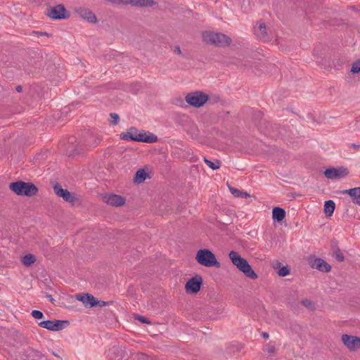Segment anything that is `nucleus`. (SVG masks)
Wrapping results in <instances>:
<instances>
[{"label": "nucleus", "mask_w": 360, "mask_h": 360, "mask_svg": "<svg viewBox=\"0 0 360 360\" xmlns=\"http://www.w3.org/2000/svg\"><path fill=\"white\" fill-rule=\"evenodd\" d=\"M120 139L124 141H131L137 142H143L147 143H153L158 141V136L149 131L144 130L139 131L137 128L131 127L129 128L125 133L120 135Z\"/></svg>", "instance_id": "f257e3e1"}, {"label": "nucleus", "mask_w": 360, "mask_h": 360, "mask_svg": "<svg viewBox=\"0 0 360 360\" xmlns=\"http://www.w3.org/2000/svg\"><path fill=\"white\" fill-rule=\"evenodd\" d=\"M229 257L233 264L236 266L239 271L243 272L246 277L253 280L258 278L257 274L254 271L248 262L243 258L238 252L231 251L229 254Z\"/></svg>", "instance_id": "f03ea898"}, {"label": "nucleus", "mask_w": 360, "mask_h": 360, "mask_svg": "<svg viewBox=\"0 0 360 360\" xmlns=\"http://www.w3.org/2000/svg\"><path fill=\"white\" fill-rule=\"evenodd\" d=\"M202 37L205 43L217 47L229 46L232 42L229 36L220 32L206 31L202 33Z\"/></svg>", "instance_id": "7ed1b4c3"}, {"label": "nucleus", "mask_w": 360, "mask_h": 360, "mask_svg": "<svg viewBox=\"0 0 360 360\" xmlns=\"http://www.w3.org/2000/svg\"><path fill=\"white\" fill-rule=\"evenodd\" d=\"M10 189L18 195L32 197L38 192V188L32 183L17 181L9 185Z\"/></svg>", "instance_id": "20e7f679"}, {"label": "nucleus", "mask_w": 360, "mask_h": 360, "mask_svg": "<svg viewBox=\"0 0 360 360\" xmlns=\"http://www.w3.org/2000/svg\"><path fill=\"white\" fill-rule=\"evenodd\" d=\"M195 259L198 264L206 267H220V263L209 249H200L196 253Z\"/></svg>", "instance_id": "39448f33"}, {"label": "nucleus", "mask_w": 360, "mask_h": 360, "mask_svg": "<svg viewBox=\"0 0 360 360\" xmlns=\"http://www.w3.org/2000/svg\"><path fill=\"white\" fill-rule=\"evenodd\" d=\"M185 100L191 106L198 108L203 106L209 101V96L202 91H195L188 94Z\"/></svg>", "instance_id": "423d86ee"}, {"label": "nucleus", "mask_w": 360, "mask_h": 360, "mask_svg": "<svg viewBox=\"0 0 360 360\" xmlns=\"http://www.w3.org/2000/svg\"><path fill=\"white\" fill-rule=\"evenodd\" d=\"M47 16L53 20H63L70 18V13L62 4H58L53 7H49L46 9Z\"/></svg>", "instance_id": "0eeeda50"}, {"label": "nucleus", "mask_w": 360, "mask_h": 360, "mask_svg": "<svg viewBox=\"0 0 360 360\" xmlns=\"http://www.w3.org/2000/svg\"><path fill=\"white\" fill-rule=\"evenodd\" d=\"M202 285V278L200 275H195L190 278L185 285V290L189 294L198 293Z\"/></svg>", "instance_id": "6e6552de"}, {"label": "nucleus", "mask_w": 360, "mask_h": 360, "mask_svg": "<svg viewBox=\"0 0 360 360\" xmlns=\"http://www.w3.org/2000/svg\"><path fill=\"white\" fill-rule=\"evenodd\" d=\"M323 174L328 179H338L347 176L349 174V170L343 167L338 168L331 167L326 169Z\"/></svg>", "instance_id": "1a4fd4ad"}, {"label": "nucleus", "mask_w": 360, "mask_h": 360, "mask_svg": "<svg viewBox=\"0 0 360 360\" xmlns=\"http://www.w3.org/2000/svg\"><path fill=\"white\" fill-rule=\"evenodd\" d=\"M341 338L342 342L349 351L356 352L360 350V338L343 334Z\"/></svg>", "instance_id": "9d476101"}, {"label": "nucleus", "mask_w": 360, "mask_h": 360, "mask_svg": "<svg viewBox=\"0 0 360 360\" xmlns=\"http://www.w3.org/2000/svg\"><path fill=\"white\" fill-rule=\"evenodd\" d=\"M309 264L312 269H318L322 272L328 273L331 270V266L328 263L315 256L309 258Z\"/></svg>", "instance_id": "9b49d317"}, {"label": "nucleus", "mask_w": 360, "mask_h": 360, "mask_svg": "<svg viewBox=\"0 0 360 360\" xmlns=\"http://www.w3.org/2000/svg\"><path fill=\"white\" fill-rule=\"evenodd\" d=\"M53 191L58 196L62 198L65 202L74 205L75 202L77 201V198L74 195V194L68 191L67 189L63 188L59 184H55L53 186Z\"/></svg>", "instance_id": "f8f14e48"}, {"label": "nucleus", "mask_w": 360, "mask_h": 360, "mask_svg": "<svg viewBox=\"0 0 360 360\" xmlns=\"http://www.w3.org/2000/svg\"><path fill=\"white\" fill-rule=\"evenodd\" d=\"M101 198L104 202L114 207H120L125 203L124 198L113 193H105Z\"/></svg>", "instance_id": "ddd939ff"}, {"label": "nucleus", "mask_w": 360, "mask_h": 360, "mask_svg": "<svg viewBox=\"0 0 360 360\" xmlns=\"http://www.w3.org/2000/svg\"><path fill=\"white\" fill-rule=\"evenodd\" d=\"M75 11L80 18L86 20L89 22L96 23L97 22L96 15L87 8L77 7L75 8Z\"/></svg>", "instance_id": "4468645a"}, {"label": "nucleus", "mask_w": 360, "mask_h": 360, "mask_svg": "<svg viewBox=\"0 0 360 360\" xmlns=\"http://www.w3.org/2000/svg\"><path fill=\"white\" fill-rule=\"evenodd\" d=\"M76 299L82 302L86 307H95L96 297L90 293H80L76 295Z\"/></svg>", "instance_id": "2eb2a0df"}, {"label": "nucleus", "mask_w": 360, "mask_h": 360, "mask_svg": "<svg viewBox=\"0 0 360 360\" xmlns=\"http://www.w3.org/2000/svg\"><path fill=\"white\" fill-rule=\"evenodd\" d=\"M44 357L39 351L31 347L25 349L22 354L23 360H41Z\"/></svg>", "instance_id": "dca6fc26"}, {"label": "nucleus", "mask_w": 360, "mask_h": 360, "mask_svg": "<svg viewBox=\"0 0 360 360\" xmlns=\"http://www.w3.org/2000/svg\"><path fill=\"white\" fill-rule=\"evenodd\" d=\"M254 31L257 37L260 40L268 41L269 39V37L266 32V27L265 23L261 22L258 26H255Z\"/></svg>", "instance_id": "f3484780"}, {"label": "nucleus", "mask_w": 360, "mask_h": 360, "mask_svg": "<svg viewBox=\"0 0 360 360\" xmlns=\"http://www.w3.org/2000/svg\"><path fill=\"white\" fill-rule=\"evenodd\" d=\"M125 4L136 7H152L155 4L154 0H125Z\"/></svg>", "instance_id": "a211bd4d"}, {"label": "nucleus", "mask_w": 360, "mask_h": 360, "mask_svg": "<svg viewBox=\"0 0 360 360\" xmlns=\"http://www.w3.org/2000/svg\"><path fill=\"white\" fill-rule=\"evenodd\" d=\"M342 193L348 194L351 197L352 202L360 206V187L345 190Z\"/></svg>", "instance_id": "6ab92c4d"}, {"label": "nucleus", "mask_w": 360, "mask_h": 360, "mask_svg": "<svg viewBox=\"0 0 360 360\" xmlns=\"http://www.w3.org/2000/svg\"><path fill=\"white\" fill-rule=\"evenodd\" d=\"M285 210L281 207H275L272 210V218L274 221H282L285 219Z\"/></svg>", "instance_id": "aec40b11"}, {"label": "nucleus", "mask_w": 360, "mask_h": 360, "mask_svg": "<svg viewBox=\"0 0 360 360\" xmlns=\"http://www.w3.org/2000/svg\"><path fill=\"white\" fill-rule=\"evenodd\" d=\"M70 324L69 321L67 320H55L53 321V326L52 331H59L61 330L66 327H68Z\"/></svg>", "instance_id": "412c9836"}, {"label": "nucleus", "mask_w": 360, "mask_h": 360, "mask_svg": "<svg viewBox=\"0 0 360 360\" xmlns=\"http://www.w3.org/2000/svg\"><path fill=\"white\" fill-rule=\"evenodd\" d=\"M148 176V174L144 169H139L135 174L134 181L137 184L143 183L146 179Z\"/></svg>", "instance_id": "4be33fe9"}, {"label": "nucleus", "mask_w": 360, "mask_h": 360, "mask_svg": "<svg viewBox=\"0 0 360 360\" xmlns=\"http://www.w3.org/2000/svg\"><path fill=\"white\" fill-rule=\"evenodd\" d=\"M335 204L333 200H328L324 203V212L326 217H331L334 212Z\"/></svg>", "instance_id": "5701e85b"}, {"label": "nucleus", "mask_w": 360, "mask_h": 360, "mask_svg": "<svg viewBox=\"0 0 360 360\" xmlns=\"http://www.w3.org/2000/svg\"><path fill=\"white\" fill-rule=\"evenodd\" d=\"M281 265V264L277 262L276 264L274 266L275 269H278V274L282 277L288 276L290 274V269L288 266H283L280 268Z\"/></svg>", "instance_id": "b1692460"}, {"label": "nucleus", "mask_w": 360, "mask_h": 360, "mask_svg": "<svg viewBox=\"0 0 360 360\" xmlns=\"http://www.w3.org/2000/svg\"><path fill=\"white\" fill-rule=\"evenodd\" d=\"M203 160L205 163L213 170L219 169L221 165V162L219 160H215L214 162H212L206 157H204Z\"/></svg>", "instance_id": "393cba45"}, {"label": "nucleus", "mask_w": 360, "mask_h": 360, "mask_svg": "<svg viewBox=\"0 0 360 360\" xmlns=\"http://www.w3.org/2000/svg\"><path fill=\"white\" fill-rule=\"evenodd\" d=\"M36 261V257L34 255L27 254L22 257V263L25 266H30Z\"/></svg>", "instance_id": "a878e982"}, {"label": "nucleus", "mask_w": 360, "mask_h": 360, "mask_svg": "<svg viewBox=\"0 0 360 360\" xmlns=\"http://www.w3.org/2000/svg\"><path fill=\"white\" fill-rule=\"evenodd\" d=\"M229 190H230L231 193L235 197H237V198H247V197L250 196L249 193H248L246 192H243L242 191H240V190L233 188V187H229Z\"/></svg>", "instance_id": "bb28decb"}, {"label": "nucleus", "mask_w": 360, "mask_h": 360, "mask_svg": "<svg viewBox=\"0 0 360 360\" xmlns=\"http://www.w3.org/2000/svg\"><path fill=\"white\" fill-rule=\"evenodd\" d=\"M15 341L20 345H23L27 343V338L23 334L16 332L15 334Z\"/></svg>", "instance_id": "cd10ccee"}, {"label": "nucleus", "mask_w": 360, "mask_h": 360, "mask_svg": "<svg viewBox=\"0 0 360 360\" xmlns=\"http://www.w3.org/2000/svg\"><path fill=\"white\" fill-rule=\"evenodd\" d=\"M264 352H266L269 354H275V343L273 342H269V343H267L264 348Z\"/></svg>", "instance_id": "c85d7f7f"}, {"label": "nucleus", "mask_w": 360, "mask_h": 360, "mask_svg": "<svg viewBox=\"0 0 360 360\" xmlns=\"http://www.w3.org/2000/svg\"><path fill=\"white\" fill-rule=\"evenodd\" d=\"M38 325L44 328H46L49 330L52 331V325H53V321L51 320H47V321H43L38 323Z\"/></svg>", "instance_id": "c756f323"}, {"label": "nucleus", "mask_w": 360, "mask_h": 360, "mask_svg": "<svg viewBox=\"0 0 360 360\" xmlns=\"http://www.w3.org/2000/svg\"><path fill=\"white\" fill-rule=\"evenodd\" d=\"M350 72L353 74H358L360 72V59L356 60L352 63Z\"/></svg>", "instance_id": "7c9ffc66"}, {"label": "nucleus", "mask_w": 360, "mask_h": 360, "mask_svg": "<svg viewBox=\"0 0 360 360\" xmlns=\"http://www.w3.org/2000/svg\"><path fill=\"white\" fill-rule=\"evenodd\" d=\"M110 117L111 120H110V123L112 125H116L119 123L120 121V116L118 114L115 112H111L110 114Z\"/></svg>", "instance_id": "2f4dec72"}, {"label": "nucleus", "mask_w": 360, "mask_h": 360, "mask_svg": "<svg viewBox=\"0 0 360 360\" xmlns=\"http://www.w3.org/2000/svg\"><path fill=\"white\" fill-rule=\"evenodd\" d=\"M333 256L338 262H343L345 256L340 249H336V252H333Z\"/></svg>", "instance_id": "473e14b6"}, {"label": "nucleus", "mask_w": 360, "mask_h": 360, "mask_svg": "<svg viewBox=\"0 0 360 360\" xmlns=\"http://www.w3.org/2000/svg\"><path fill=\"white\" fill-rule=\"evenodd\" d=\"M121 352V349L119 347H114L110 350V352H112L115 356H113L115 359H117L118 360H120L122 359V354H118Z\"/></svg>", "instance_id": "72a5a7b5"}, {"label": "nucleus", "mask_w": 360, "mask_h": 360, "mask_svg": "<svg viewBox=\"0 0 360 360\" xmlns=\"http://www.w3.org/2000/svg\"><path fill=\"white\" fill-rule=\"evenodd\" d=\"M134 319L136 320L139 321L142 323H146V324L150 323V321L146 317L143 316L141 315L136 314L134 316Z\"/></svg>", "instance_id": "f704fd0d"}, {"label": "nucleus", "mask_w": 360, "mask_h": 360, "mask_svg": "<svg viewBox=\"0 0 360 360\" xmlns=\"http://www.w3.org/2000/svg\"><path fill=\"white\" fill-rule=\"evenodd\" d=\"M302 304L306 308L313 310V304L311 300L308 299H304L301 301Z\"/></svg>", "instance_id": "c9c22d12"}, {"label": "nucleus", "mask_w": 360, "mask_h": 360, "mask_svg": "<svg viewBox=\"0 0 360 360\" xmlns=\"http://www.w3.org/2000/svg\"><path fill=\"white\" fill-rule=\"evenodd\" d=\"M32 316L36 319H41L44 317V314L39 310H33L31 313Z\"/></svg>", "instance_id": "e433bc0d"}, {"label": "nucleus", "mask_w": 360, "mask_h": 360, "mask_svg": "<svg viewBox=\"0 0 360 360\" xmlns=\"http://www.w3.org/2000/svg\"><path fill=\"white\" fill-rule=\"evenodd\" d=\"M111 303H112V302H105L103 300H98L96 298L95 307H102L104 306H108Z\"/></svg>", "instance_id": "4c0bfd02"}, {"label": "nucleus", "mask_w": 360, "mask_h": 360, "mask_svg": "<svg viewBox=\"0 0 360 360\" xmlns=\"http://www.w3.org/2000/svg\"><path fill=\"white\" fill-rule=\"evenodd\" d=\"M331 249L333 250V253L336 252V249H340L338 247V243L336 240L331 241Z\"/></svg>", "instance_id": "58836bf2"}, {"label": "nucleus", "mask_w": 360, "mask_h": 360, "mask_svg": "<svg viewBox=\"0 0 360 360\" xmlns=\"http://www.w3.org/2000/svg\"><path fill=\"white\" fill-rule=\"evenodd\" d=\"M108 1L112 3V4L120 5V4H125V0H107Z\"/></svg>", "instance_id": "ea45409f"}, {"label": "nucleus", "mask_w": 360, "mask_h": 360, "mask_svg": "<svg viewBox=\"0 0 360 360\" xmlns=\"http://www.w3.org/2000/svg\"><path fill=\"white\" fill-rule=\"evenodd\" d=\"M174 51L176 53H177V54H179V55L181 56L182 57H185L184 54H183V53H182V52H181V49H180V46H176L174 47Z\"/></svg>", "instance_id": "a19ab883"}, {"label": "nucleus", "mask_w": 360, "mask_h": 360, "mask_svg": "<svg viewBox=\"0 0 360 360\" xmlns=\"http://www.w3.org/2000/svg\"><path fill=\"white\" fill-rule=\"evenodd\" d=\"M261 335H262V337L264 339H265V340L268 339V338H269V333H266V332H262V334H261Z\"/></svg>", "instance_id": "79ce46f5"}, {"label": "nucleus", "mask_w": 360, "mask_h": 360, "mask_svg": "<svg viewBox=\"0 0 360 360\" xmlns=\"http://www.w3.org/2000/svg\"><path fill=\"white\" fill-rule=\"evenodd\" d=\"M46 297L51 302L54 303V299L51 295L46 294Z\"/></svg>", "instance_id": "37998d69"}, {"label": "nucleus", "mask_w": 360, "mask_h": 360, "mask_svg": "<svg viewBox=\"0 0 360 360\" xmlns=\"http://www.w3.org/2000/svg\"><path fill=\"white\" fill-rule=\"evenodd\" d=\"M15 90L17 92H21L22 90V87L20 85H18L15 87Z\"/></svg>", "instance_id": "c03bdc74"}, {"label": "nucleus", "mask_w": 360, "mask_h": 360, "mask_svg": "<svg viewBox=\"0 0 360 360\" xmlns=\"http://www.w3.org/2000/svg\"><path fill=\"white\" fill-rule=\"evenodd\" d=\"M351 147H352V148H355V149H359V147H360V145H357V144H355V143H352V144L351 145Z\"/></svg>", "instance_id": "a18cd8bd"}, {"label": "nucleus", "mask_w": 360, "mask_h": 360, "mask_svg": "<svg viewBox=\"0 0 360 360\" xmlns=\"http://www.w3.org/2000/svg\"><path fill=\"white\" fill-rule=\"evenodd\" d=\"M248 61H245L244 63H243V64L241 65V67L243 66V67H244L245 68H247L248 66H249V65L248 64Z\"/></svg>", "instance_id": "49530a36"}, {"label": "nucleus", "mask_w": 360, "mask_h": 360, "mask_svg": "<svg viewBox=\"0 0 360 360\" xmlns=\"http://www.w3.org/2000/svg\"><path fill=\"white\" fill-rule=\"evenodd\" d=\"M51 353L56 357L60 358V356L58 354H57L55 352L52 351Z\"/></svg>", "instance_id": "de8ad7c7"}, {"label": "nucleus", "mask_w": 360, "mask_h": 360, "mask_svg": "<svg viewBox=\"0 0 360 360\" xmlns=\"http://www.w3.org/2000/svg\"><path fill=\"white\" fill-rule=\"evenodd\" d=\"M41 35H47L48 34L46 33V32H44V33H41Z\"/></svg>", "instance_id": "09e8293b"}, {"label": "nucleus", "mask_w": 360, "mask_h": 360, "mask_svg": "<svg viewBox=\"0 0 360 360\" xmlns=\"http://www.w3.org/2000/svg\"><path fill=\"white\" fill-rule=\"evenodd\" d=\"M262 114L261 111H258V115H260Z\"/></svg>", "instance_id": "8fccbe9b"}, {"label": "nucleus", "mask_w": 360, "mask_h": 360, "mask_svg": "<svg viewBox=\"0 0 360 360\" xmlns=\"http://www.w3.org/2000/svg\"><path fill=\"white\" fill-rule=\"evenodd\" d=\"M44 360H47L46 359H44Z\"/></svg>", "instance_id": "3c124183"}]
</instances>
